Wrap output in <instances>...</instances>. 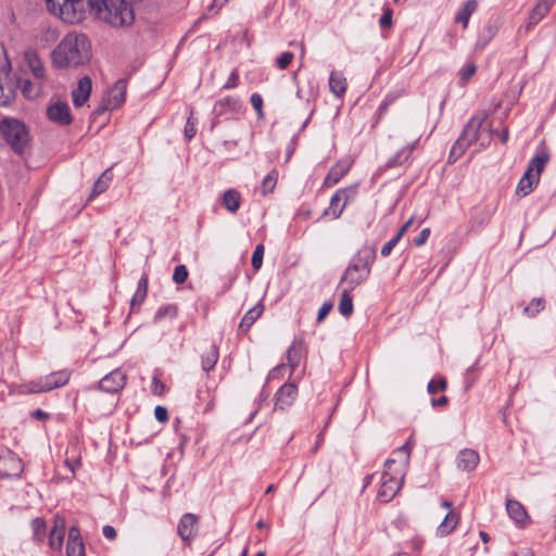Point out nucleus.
Here are the masks:
<instances>
[{"mask_svg": "<svg viewBox=\"0 0 556 556\" xmlns=\"http://www.w3.org/2000/svg\"><path fill=\"white\" fill-rule=\"evenodd\" d=\"M91 43L85 34H66L51 51V64L54 68H76L91 60Z\"/></svg>", "mask_w": 556, "mask_h": 556, "instance_id": "1", "label": "nucleus"}, {"mask_svg": "<svg viewBox=\"0 0 556 556\" xmlns=\"http://www.w3.org/2000/svg\"><path fill=\"white\" fill-rule=\"evenodd\" d=\"M410 452L412 438H409L402 446L393 451L391 457L386 460L378 491V497L382 502L387 503L391 501L401 490L409 465Z\"/></svg>", "mask_w": 556, "mask_h": 556, "instance_id": "2", "label": "nucleus"}, {"mask_svg": "<svg viewBox=\"0 0 556 556\" xmlns=\"http://www.w3.org/2000/svg\"><path fill=\"white\" fill-rule=\"evenodd\" d=\"M376 257L374 248L364 247L352 258L350 265L345 269L342 281L346 282L351 289H354L361 282L366 280L370 273V265Z\"/></svg>", "mask_w": 556, "mask_h": 556, "instance_id": "3", "label": "nucleus"}, {"mask_svg": "<svg viewBox=\"0 0 556 556\" xmlns=\"http://www.w3.org/2000/svg\"><path fill=\"white\" fill-rule=\"evenodd\" d=\"M48 11L67 24H78L88 14L87 0H45Z\"/></svg>", "mask_w": 556, "mask_h": 556, "instance_id": "4", "label": "nucleus"}, {"mask_svg": "<svg viewBox=\"0 0 556 556\" xmlns=\"http://www.w3.org/2000/svg\"><path fill=\"white\" fill-rule=\"evenodd\" d=\"M2 138L16 154H24L30 147V132L27 126L16 118H2Z\"/></svg>", "mask_w": 556, "mask_h": 556, "instance_id": "5", "label": "nucleus"}, {"mask_svg": "<svg viewBox=\"0 0 556 556\" xmlns=\"http://www.w3.org/2000/svg\"><path fill=\"white\" fill-rule=\"evenodd\" d=\"M486 119V114L483 112L475 114L466 124L462 135L456 140L451 149L448 161L455 162L473 142L480 138V129Z\"/></svg>", "mask_w": 556, "mask_h": 556, "instance_id": "6", "label": "nucleus"}, {"mask_svg": "<svg viewBox=\"0 0 556 556\" xmlns=\"http://www.w3.org/2000/svg\"><path fill=\"white\" fill-rule=\"evenodd\" d=\"M358 186L352 185L339 189L330 199L329 206L324 211L323 216H330L337 219L343 213L345 206L356 199Z\"/></svg>", "mask_w": 556, "mask_h": 556, "instance_id": "7", "label": "nucleus"}, {"mask_svg": "<svg viewBox=\"0 0 556 556\" xmlns=\"http://www.w3.org/2000/svg\"><path fill=\"white\" fill-rule=\"evenodd\" d=\"M70 371L59 370L51 372L45 377L39 378L36 381H31L26 386V390L29 393H41L48 392L53 389L65 386L70 380Z\"/></svg>", "mask_w": 556, "mask_h": 556, "instance_id": "8", "label": "nucleus"}, {"mask_svg": "<svg viewBox=\"0 0 556 556\" xmlns=\"http://www.w3.org/2000/svg\"><path fill=\"white\" fill-rule=\"evenodd\" d=\"M24 61L35 80H46L47 71L36 49L29 47L24 51Z\"/></svg>", "mask_w": 556, "mask_h": 556, "instance_id": "9", "label": "nucleus"}, {"mask_svg": "<svg viewBox=\"0 0 556 556\" xmlns=\"http://www.w3.org/2000/svg\"><path fill=\"white\" fill-rule=\"evenodd\" d=\"M125 383L126 375L119 369H114L100 380L98 388L104 392L116 393L125 387Z\"/></svg>", "mask_w": 556, "mask_h": 556, "instance_id": "10", "label": "nucleus"}, {"mask_svg": "<svg viewBox=\"0 0 556 556\" xmlns=\"http://www.w3.org/2000/svg\"><path fill=\"white\" fill-rule=\"evenodd\" d=\"M506 510L509 518L518 528H526L528 525H530V516L528 515L525 506L520 502L516 500H507Z\"/></svg>", "mask_w": 556, "mask_h": 556, "instance_id": "11", "label": "nucleus"}, {"mask_svg": "<svg viewBox=\"0 0 556 556\" xmlns=\"http://www.w3.org/2000/svg\"><path fill=\"white\" fill-rule=\"evenodd\" d=\"M47 116L50 121L60 125H68L72 123L70 106L63 101H56L50 104L47 109Z\"/></svg>", "mask_w": 556, "mask_h": 556, "instance_id": "12", "label": "nucleus"}, {"mask_svg": "<svg viewBox=\"0 0 556 556\" xmlns=\"http://www.w3.org/2000/svg\"><path fill=\"white\" fill-rule=\"evenodd\" d=\"M177 531L182 541L191 542L198 531V517L190 513L182 515Z\"/></svg>", "mask_w": 556, "mask_h": 556, "instance_id": "13", "label": "nucleus"}, {"mask_svg": "<svg viewBox=\"0 0 556 556\" xmlns=\"http://www.w3.org/2000/svg\"><path fill=\"white\" fill-rule=\"evenodd\" d=\"M92 90V81L89 76L81 77L72 91V100L75 108L83 106L89 99Z\"/></svg>", "mask_w": 556, "mask_h": 556, "instance_id": "14", "label": "nucleus"}, {"mask_svg": "<svg viewBox=\"0 0 556 556\" xmlns=\"http://www.w3.org/2000/svg\"><path fill=\"white\" fill-rule=\"evenodd\" d=\"M555 2L556 0H539L525 23L526 30L529 31L533 26L539 24L549 12Z\"/></svg>", "mask_w": 556, "mask_h": 556, "instance_id": "15", "label": "nucleus"}, {"mask_svg": "<svg viewBox=\"0 0 556 556\" xmlns=\"http://www.w3.org/2000/svg\"><path fill=\"white\" fill-rule=\"evenodd\" d=\"M127 85L123 79L117 80L109 90L106 99V110H114L119 108L126 100Z\"/></svg>", "mask_w": 556, "mask_h": 556, "instance_id": "16", "label": "nucleus"}, {"mask_svg": "<svg viewBox=\"0 0 556 556\" xmlns=\"http://www.w3.org/2000/svg\"><path fill=\"white\" fill-rule=\"evenodd\" d=\"M298 395V388L294 383H286L276 393L275 407L286 409L291 406Z\"/></svg>", "mask_w": 556, "mask_h": 556, "instance_id": "17", "label": "nucleus"}, {"mask_svg": "<svg viewBox=\"0 0 556 556\" xmlns=\"http://www.w3.org/2000/svg\"><path fill=\"white\" fill-rule=\"evenodd\" d=\"M2 462L5 467L4 472H2V477L15 478L20 477L23 472V462L12 451H7L4 454H2Z\"/></svg>", "mask_w": 556, "mask_h": 556, "instance_id": "18", "label": "nucleus"}, {"mask_svg": "<svg viewBox=\"0 0 556 556\" xmlns=\"http://www.w3.org/2000/svg\"><path fill=\"white\" fill-rule=\"evenodd\" d=\"M352 166V161L349 159L340 160L336 163L327 174L324 186L331 187L337 185L341 178L350 170Z\"/></svg>", "mask_w": 556, "mask_h": 556, "instance_id": "19", "label": "nucleus"}, {"mask_svg": "<svg viewBox=\"0 0 556 556\" xmlns=\"http://www.w3.org/2000/svg\"><path fill=\"white\" fill-rule=\"evenodd\" d=\"M65 520L63 517L55 516L53 520V528L49 535V545L54 551H61L65 534Z\"/></svg>", "mask_w": 556, "mask_h": 556, "instance_id": "20", "label": "nucleus"}, {"mask_svg": "<svg viewBox=\"0 0 556 556\" xmlns=\"http://www.w3.org/2000/svg\"><path fill=\"white\" fill-rule=\"evenodd\" d=\"M480 460L479 454L472 448L462 450L456 457L457 468L464 471L476 469Z\"/></svg>", "mask_w": 556, "mask_h": 556, "instance_id": "21", "label": "nucleus"}, {"mask_svg": "<svg viewBox=\"0 0 556 556\" xmlns=\"http://www.w3.org/2000/svg\"><path fill=\"white\" fill-rule=\"evenodd\" d=\"M459 514L455 510H450L444 516L443 520L435 529V535L439 538H444L450 535L457 527L459 522Z\"/></svg>", "mask_w": 556, "mask_h": 556, "instance_id": "22", "label": "nucleus"}, {"mask_svg": "<svg viewBox=\"0 0 556 556\" xmlns=\"http://www.w3.org/2000/svg\"><path fill=\"white\" fill-rule=\"evenodd\" d=\"M67 556H84L85 547L81 539L79 538V531L76 527H72L68 531V539L66 544Z\"/></svg>", "mask_w": 556, "mask_h": 556, "instance_id": "23", "label": "nucleus"}, {"mask_svg": "<svg viewBox=\"0 0 556 556\" xmlns=\"http://www.w3.org/2000/svg\"><path fill=\"white\" fill-rule=\"evenodd\" d=\"M346 78L341 72L333 71L329 77V89L338 98L343 96L346 91Z\"/></svg>", "mask_w": 556, "mask_h": 556, "instance_id": "24", "label": "nucleus"}, {"mask_svg": "<svg viewBox=\"0 0 556 556\" xmlns=\"http://www.w3.org/2000/svg\"><path fill=\"white\" fill-rule=\"evenodd\" d=\"M43 81L45 80H25L21 87L23 96L29 100L41 97L45 92Z\"/></svg>", "mask_w": 556, "mask_h": 556, "instance_id": "25", "label": "nucleus"}, {"mask_svg": "<svg viewBox=\"0 0 556 556\" xmlns=\"http://www.w3.org/2000/svg\"><path fill=\"white\" fill-rule=\"evenodd\" d=\"M241 108L240 100L235 97H226L217 101L214 105V112L223 115L227 112H238Z\"/></svg>", "mask_w": 556, "mask_h": 556, "instance_id": "26", "label": "nucleus"}, {"mask_svg": "<svg viewBox=\"0 0 556 556\" xmlns=\"http://www.w3.org/2000/svg\"><path fill=\"white\" fill-rule=\"evenodd\" d=\"M549 155L546 150L540 151L531 161L527 168V173L533 174L538 176V180L540 179V175L544 169L546 163L548 162Z\"/></svg>", "mask_w": 556, "mask_h": 556, "instance_id": "27", "label": "nucleus"}, {"mask_svg": "<svg viewBox=\"0 0 556 556\" xmlns=\"http://www.w3.org/2000/svg\"><path fill=\"white\" fill-rule=\"evenodd\" d=\"M264 306L262 303L256 304L254 307L250 308L245 315L242 317L239 329L242 332L248 331L251 326L255 323V320L263 314Z\"/></svg>", "mask_w": 556, "mask_h": 556, "instance_id": "28", "label": "nucleus"}, {"mask_svg": "<svg viewBox=\"0 0 556 556\" xmlns=\"http://www.w3.org/2000/svg\"><path fill=\"white\" fill-rule=\"evenodd\" d=\"M223 205L230 213H236L241 204L240 192L235 189H228L224 192L222 198Z\"/></svg>", "mask_w": 556, "mask_h": 556, "instance_id": "29", "label": "nucleus"}, {"mask_svg": "<svg viewBox=\"0 0 556 556\" xmlns=\"http://www.w3.org/2000/svg\"><path fill=\"white\" fill-rule=\"evenodd\" d=\"M538 182L539 180L536 175L526 172L517 185V194L522 197L528 195L530 192H532Z\"/></svg>", "mask_w": 556, "mask_h": 556, "instance_id": "30", "label": "nucleus"}, {"mask_svg": "<svg viewBox=\"0 0 556 556\" xmlns=\"http://www.w3.org/2000/svg\"><path fill=\"white\" fill-rule=\"evenodd\" d=\"M478 3L476 0H467L464 7L456 13L455 22L462 23L463 27L466 28L469 22V17L477 10Z\"/></svg>", "mask_w": 556, "mask_h": 556, "instance_id": "31", "label": "nucleus"}, {"mask_svg": "<svg viewBox=\"0 0 556 556\" xmlns=\"http://www.w3.org/2000/svg\"><path fill=\"white\" fill-rule=\"evenodd\" d=\"M112 181V174H110V169L104 170L101 176L93 184L90 198H94L101 193H103L110 186Z\"/></svg>", "mask_w": 556, "mask_h": 556, "instance_id": "32", "label": "nucleus"}, {"mask_svg": "<svg viewBox=\"0 0 556 556\" xmlns=\"http://www.w3.org/2000/svg\"><path fill=\"white\" fill-rule=\"evenodd\" d=\"M218 361V350L215 345H211L207 351L202 355V368L205 371H210L214 368Z\"/></svg>", "mask_w": 556, "mask_h": 556, "instance_id": "33", "label": "nucleus"}, {"mask_svg": "<svg viewBox=\"0 0 556 556\" xmlns=\"http://www.w3.org/2000/svg\"><path fill=\"white\" fill-rule=\"evenodd\" d=\"M301 356H302L301 344L293 343L287 352L288 365L291 369V372L299 366Z\"/></svg>", "mask_w": 556, "mask_h": 556, "instance_id": "34", "label": "nucleus"}, {"mask_svg": "<svg viewBox=\"0 0 556 556\" xmlns=\"http://www.w3.org/2000/svg\"><path fill=\"white\" fill-rule=\"evenodd\" d=\"M33 538L36 542H43L47 534L46 521L41 518H35L31 520Z\"/></svg>", "mask_w": 556, "mask_h": 556, "instance_id": "35", "label": "nucleus"}, {"mask_svg": "<svg viewBox=\"0 0 556 556\" xmlns=\"http://www.w3.org/2000/svg\"><path fill=\"white\" fill-rule=\"evenodd\" d=\"M148 293V276L146 274L142 275L140 280L138 281L137 290L131 299V305L136 303L140 304L143 302Z\"/></svg>", "mask_w": 556, "mask_h": 556, "instance_id": "36", "label": "nucleus"}, {"mask_svg": "<svg viewBox=\"0 0 556 556\" xmlns=\"http://www.w3.org/2000/svg\"><path fill=\"white\" fill-rule=\"evenodd\" d=\"M278 180V172L273 169L262 181L261 191L263 195H266L274 191Z\"/></svg>", "mask_w": 556, "mask_h": 556, "instance_id": "37", "label": "nucleus"}, {"mask_svg": "<svg viewBox=\"0 0 556 556\" xmlns=\"http://www.w3.org/2000/svg\"><path fill=\"white\" fill-rule=\"evenodd\" d=\"M339 312L345 317L350 316L353 312L352 296L346 291H344L341 294V299H340V303H339Z\"/></svg>", "mask_w": 556, "mask_h": 556, "instance_id": "38", "label": "nucleus"}, {"mask_svg": "<svg viewBox=\"0 0 556 556\" xmlns=\"http://www.w3.org/2000/svg\"><path fill=\"white\" fill-rule=\"evenodd\" d=\"M18 87H20L18 80L8 83L9 92L5 96L2 94V106L10 104L11 101L15 99Z\"/></svg>", "mask_w": 556, "mask_h": 556, "instance_id": "39", "label": "nucleus"}, {"mask_svg": "<svg viewBox=\"0 0 556 556\" xmlns=\"http://www.w3.org/2000/svg\"><path fill=\"white\" fill-rule=\"evenodd\" d=\"M177 315V306L176 305H165V306H162L157 309V312L155 313V316H154V319L156 321L161 320L162 318H164L165 316H169L170 318H174L176 317Z\"/></svg>", "mask_w": 556, "mask_h": 556, "instance_id": "40", "label": "nucleus"}, {"mask_svg": "<svg viewBox=\"0 0 556 556\" xmlns=\"http://www.w3.org/2000/svg\"><path fill=\"white\" fill-rule=\"evenodd\" d=\"M264 245L257 244L252 255L251 264L255 270H258L263 264Z\"/></svg>", "mask_w": 556, "mask_h": 556, "instance_id": "41", "label": "nucleus"}, {"mask_svg": "<svg viewBox=\"0 0 556 556\" xmlns=\"http://www.w3.org/2000/svg\"><path fill=\"white\" fill-rule=\"evenodd\" d=\"M544 307V301L540 298L533 299L528 306L525 307V313L529 316H534Z\"/></svg>", "mask_w": 556, "mask_h": 556, "instance_id": "42", "label": "nucleus"}, {"mask_svg": "<svg viewBox=\"0 0 556 556\" xmlns=\"http://www.w3.org/2000/svg\"><path fill=\"white\" fill-rule=\"evenodd\" d=\"M187 278H188L187 267L185 265L176 266L174 269V274H173V280L177 285H181L187 280Z\"/></svg>", "mask_w": 556, "mask_h": 556, "instance_id": "43", "label": "nucleus"}, {"mask_svg": "<svg viewBox=\"0 0 556 556\" xmlns=\"http://www.w3.org/2000/svg\"><path fill=\"white\" fill-rule=\"evenodd\" d=\"M476 73V65L472 62L466 63L459 71L460 80L468 81Z\"/></svg>", "mask_w": 556, "mask_h": 556, "instance_id": "44", "label": "nucleus"}, {"mask_svg": "<svg viewBox=\"0 0 556 556\" xmlns=\"http://www.w3.org/2000/svg\"><path fill=\"white\" fill-rule=\"evenodd\" d=\"M253 109L256 111L258 118H263V98L260 93H252L250 98Z\"/></svg>", "mask_w": 556, "mask_h": 556, "instance_id": "45", "label": "nucleus"}, {"mask_svg": "<svg viewBox=\"0 0 556 556\" xmlns=\"http://www.w3.org/2000/svg\"><path fill=\"white\" fill-rule=\"evenodd\" d=\"M447 382L444 378L439 379L438 381L431 380L428 383V392L437 393L438 391H444L446 389Z\"/></svg>", "mask_w": 556, "mask_h": 556, "instance_id": "46", "label": "nucleus"}, {"mask_svg": "<svg viewBox=\"0 0 556 556\" xmlns=\"http://www.w3.org/2000/svg\"><path fill=\"white\" fill-rule=\"evenodd\" d=\"M294 55L291 52H283L278 59H277V66L280 70L287 68L290 63L292 62Z\"/></svg>", "mask_w": 556, "mask_h": 556, "instance_id": "47", "label": "nucleus"}, {"mask_svg": "<svg viewBox=\"0 0 556 556\" xmlns=\"http://www.w3.org/2000/svg\"><path fill=\"white\" fill-rule=\"evenodd\" d=\"M197 134L195 122L192 118V115L187 119L185 126V137L187 140H191Z\"/></svg>", "mask_w": 556, "mask_h": 556, "instance_id": "48", "label": "nucleus"}, {"mask_svg": "<svg viewBox=\"0 0 556 556\" xmlns=\"http://www.w3.org/2000/svg\"><path fill=\"white\" fill-rule=\"evenodd\" d=\"M154 417L160 422H166L168 420V413L164 406H156L154 409Z\"/></svg>", "mask_w": 556, "mask_h": 556, "instance_id": "49", "label": "nucleus"}, {"mask_svg": "<svg viewBox=\"0 0 556 556\" xmlns=\"http://www.w3.org/2000/svg\"><path fill=\"white\" fill-rule=\"evenodd\" d=\"M400 238L399 236H395L393 239L389 240L387 243L383 244L381 249V255L388 256L392 252L395 244L399 242Z\"/></svg>", "mask_w": 556, "mask_h": 556, "instance_id": "50", "label": "nucleus"}, {"mask_svg": "<svg viewBox=\"0 0 556 556\" xmlns=\"http://www.w3.org/2000/svg\"><path fill=\"white\" fill-rule=\"evenodd\" d=\"M379 24L382 28H388L392 24V11L387 10L379 20Z\"/></svg>", "mask_w": 556, "mask_h": 556, "instance_id": "51", "label": "nucleus"}, {"mask_svg": "<svg viewBox=\"0 0 556 556\" xmlns=\"http://www.w3.org/2000/svg\"><path fill=\"white\" fill-rule=\"evenodd\" d=\"M332 308V304L331 303H328V302H325L319 311H318V314H317V321H323L324 318L329 314V312L331 311Z\"/></svg>", "mask_w": 556, "mask_h": 556, "instance_id": "52", "label": "nucleus"}, {"mask_svg": "<svg viewBox=\"0 0 556 556\" xmlns=\"http://www.w3.org/2000/svg\"><path fill=\"white\" fill-rule=\"evenodd\" d=\"M430 236V228H425L420 231L419 236L414 240L415 245L420 247L426 243Z\"/></svg>", "mask_w": 556, "mask_h": 556, "instance_id": "53", "label": "nucleus"}, {"mask_svg": "<svg viewBox=\"0 0 556 556\" xmlns=\"http://www.w3.org/2000/svg\"><path fill=\"white\" fill-rule=\"evenodd\" d=\"M238 85V73L236 71L231 72L230 76L228 77V80L224 85L225 89H231L235 88Z\"/></svg>", "mask_w": 556, "mask_h": 556, "instance_id": "54", "label": "nucleus"}, {"mask_svg": "<svg viewBox=\"0 0 556 556\" xmlns=\"http://www.w3.org/2000/svg\"><path fill=\"white\" fill-rule=\"evenodd\" d=\"M102 533L109 540H114L116 538V531L112 526H104Z\"/></svg>", "mask_w": 556, "mask_h": 556, "instance_id": "55", "label": "nucleus"}, {"mask_svg": "<svg viewBox=\"0 0 556 556\" xmlns=\"http://www.w3.org/2000/svg\"><path fill=\"white\" fill-rule=\"evenodd\" d=\"M410 544H412V548L414 551H420L422 548V546H424V539L420 538V536H415L412 540Z\"/></svg>", "mask_w": 556, "mask_h": 556, "instance_id": "56", "label": "nucleus"}, {"mask_svg": "<svg viewBox=\"0 0 556 556\" xmlns=\"http://www.w3.org/2000/svg\"><path fill=\"white\" fill-rule=\"evenodd\" d=\"M413 217H410L401 228L400 230L397 231L396 236H399V238L401 239L403 237V235L407 231V229L410 227V225L413 224Z\"/></svg>", "mask_w": 556, "mask_h": 556, "instance_id": "57", "label": "nucleus"}, {"mask_svg": "<svg viewBox=\"0 0 556 556\" xmlns=\"http://www.w3.org/2000/svg\"><path fill=\"white\" fill-rule=\"evenodd\" d=\"M31 417L36 418V419L43 420V419H47L49 417V415H48V413H46L41 409H36V410L31 412Z\"/></svg>", "mask_w": 556, "mask_h": 556, "instance_id": "58", "label": "nucleus"}, {"mask_svg": "<svg viewBox=\"0 0 556 556\" xmlns=\"http://www.w3.org/2000/svg\"><path fill=\"white\" fill-rule=\"evenodd\" d=\"M413 149L414 146L401 150L392 160H399L403 154L405 155V159H407Z\"/></svg>", "mask_w": 556, "mask_h": 556, "instance_id": "59", "label": "nucleus"}, {"mask_svg": "<svg viewBox=\"0 0 556 556\" xmlns=\"http://www.w3.org/2000/svg\"><path fill=\"white\" fill-rule=\"evenodd\" d=\"M58 37V34L54 30H48L46 33V43L49 45L50 42H53Z\"/></svg>", "mask_w": 556, "mask_h": 556, "instance_id": "60", "label": "nucleus"}, {"mask_svg": "<svg viewBox=\"0 0 556 556\" xmlns=\"http://www.w3.org/2000/svg\"><path fill=\"white\" fill-rule=\"evenodd\" d=\"M496 135L498 136L500 140L503 143L507 142V140H508V129L507 128H504L501 131H496Z\"/></svg>", "mask_w": 556, "mask_h": 556, "instance_id": "61", "label": "nucleus"}, {"mask_svg": "<svg viewBox=\"0 0 556 556\" xmlns=\"http://www.w3.org/2000/svg\"><path fill=\"white\" fill-rule=\"evenodd\" d=\"M447 403L446 396H441L439 399H432L431 404L432 406H443Z\"/></svg>", "mask_w": 556, "mask_h": 556, "instance_id": "62", "label": "nucleus"}, {"mask_svg": "<svg viewBox=\"0 0 556 556\" xmlns=\"http://www.w3.org/2000/svg\"><path fill=\"white\" fill-rule=\"evenodd\" d=\"M441 507H442V508H445V509H448V511H450V510H454V509H453V503H452V502H450V501H443V502H441Z\"/></svg>", "mask_w": 556, "mask_h": 556, "instance_id": "63", "label": "nucleus"}, {"mask_svg": "<svg viewBox=\"0 0 556 556\" xmlns=\"http://www.w3.org/2000/svg\"><path fill=\"white\" fill-rule=\"evenodd\" d=\"M479 535H480L481 540H482L484 543H488V542H489L490 536L488 535V533H486V532L481 531Z\"/></svg>", "mask_w": 556, "mask_h": 556, "instance_id": "64", "label": "nucleus"}]
</instances>
